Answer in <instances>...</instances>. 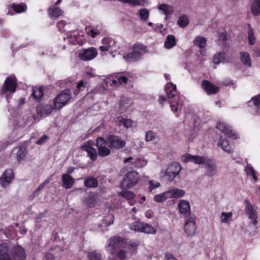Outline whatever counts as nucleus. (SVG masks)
I'll return each instance as SVG.
<instances>
[{
  "label": "nucleus",
  "mask_w": 260,
  "mask_h": 260,
  "mask_svg": "<svg viewBox=\"0 0 260 260\" xmlns=\"http://www.w3.org/2000/svg\"><path fill=\"white\" fill-rule=\"evenodd\" d=\"M124 244L123 239L118 236H115L110 239L108 246V250L110 251L111 255L108 257L109 260H116V257L113 256V249L123 246Z\"/></svg>",
  "instance_id": "nucleus-7"
},
{
  "label": "nucleus",
  "mask_w": 260,
  "mask_h": 260,
  "mask_svg": "<svg viewBox=\"0 0 260 260\" xmlns=\"http://www.w3.org/2000/svg\"><path fill=\"white\" fill-rule=\"evenodd\" d=\"M12 154L14 155H16L17 160L20 162L22 159H24L25 156V153L24 149L22 147H16L12 151Z\"/></svg>",
  "instance_id": "nucleus-34"
},
{
  "label": "nucleus",
  "mask_w": 260,
  "mask_h": 260,
  "mask_svg": "<svg viewBox=\"0 0 260 260\" xmlns=\"http://www.w3.org/2000/svg\"><path fill=\"white\" fill-rule=\"evenodd\" d=\"M132 100L128 98H125L120 102L119 106L120 108L125 111L132 104Z\"/></svg>",
  "instance_id": "nucleus-47"
},
{
  "label": "nucleus",
  "mask_w": 260,
  "mask_h": 260,
  "mask_svg": "<svg viewBox=\"0 0 260 260\" xmlns=\"http://www.w3.org/2000/svg\"><path fill=\"white\" fill-rule=\"evenodd\" d=\"M143 222L140 221H135L129 224V229L133 231L141 232Z\"/></svg>",
  "instance_id": "nucleus-49"
},
{
  "label": "nucleus",
  "mask_w": 260,
  "mask_h": 260,
  "mask_svg": "<svg viewBox=\"0 0 260 260\" xmlns=\"http://www.w3.org/2000/svg\"><path fill=\"white\" fill-rule=\"evenodd\" d=\"M124 162L133 165L137 168L144 167L147 164V160L142 157H129L124 159Z\"/></svg>",
  "instance_id": "nucleus-21"
},
{
  "label": "nucleus",
  "mask_w": 260,
  "mask_h": 260,
  "mask_svg": "<svg viewBox=\"0 0 260 260\" xmlns=\"http://www.w3.org/2000/svg\"><path fill=\"white\" fill-rule=\"evenodd\" d=\"M98 195L94 193L90 192L87 197L85 198L83 201V203L88 207H93L96 203Z\"/></svg>",
  "instance_id": "nucleus-29"
},
{
  "label": "nucleus",
  "mask_w": 260,
  "mask_h": 260,
  "mask_svg": "<svg viewBox=\"0 0 260 260\" xmlns=\"http://www.w3.org/2000/svg\"><path fill=\"white\" fill-rule=\"evenodd\" d=\"M207 40L205 38L201 36L196 37L193 41V44L200 48V52L202 55H205L206 50L205 48L206 46Z\"/></svg>",
  "instance_id": "nucleus-22"
},
{
  "label": "nucleus",
  "mask_w": 260,
  "mask_h": 260,
  "mask_svg": "<svg viewBox=\"0 0 260 260\" xmlns=\"http://www.w3.org/2000/svg\"><path fill=\"white\" fill-rule=\"evenodd\" d=\"M225 58V53L218 52L216 53L213 57V61L215 64H218L223 62Z\"/></svg>",
  "instance_id": "nucleus-46"
},
{
  "label": "nucleus",
  "mask_w": 260,
  "mask_h": 260,
  "mask_svg": "<svg viewBox=\"0 0 260 260\" xmlns=\"http://www.w3.org/2000/svg\"><path fill=\"white\" fill-rule=\"evenodd\" d=\"M48 13L51 19H57L63 15V11L59 7L54 6L48 9Z\"/></svg>",
  "instance_id": "nucleus-28"
},
{
  "label": "nucleus",
  "mask_w": 260,
  "mask_h": 260,
  "mask_svg": "<svg viewBox=\"0 0 260 260\" xmlns=\"http://www.w3.org/2000/svg\"><path fill=\"white\" fill-rule=\"evenodd\" d=\"M250 102L254 106L253 114L260 116V94L251 98Z\"/></svg>",
  "instance_id": "nucleus-27"
},
{
  "label": "nucleus",
  "mask_w": 260,
  "mask_h": 260,
  "mask_svg": "<svg viewBox=\"0 0 260 260\" xmlns=\"http://www.w3.org/2000/svg\"><path fill=\"white\" fill-rule=\"evenodd\" d=\"M133 50L139 54V56L141 57V56L147 52V47L140 43H136L133 46Z\"/></svg>",
  "instance_id": "nucleus-35"
},
{
  "label": "nucleus",
  "mask_w": 260,
  "mask_h": 260,
  "mask_svg": "<svg viewBox=\"0 0 260 260\" xmlns=\"http://www.w3.org/2000/svg\"><path fill=\"white\" fill-rule=\"evenodd\" d=\"M102 52H115L117 50L115 41L111 38H104L102 41V45L99 47Z\"/></svg>",
  "instance_id": "nucleus-13"
},
{
  "label": "nucleus",
  "mask_w": 260,
  "mask_h": 260,
  "mask_svg": "<svg viewBox=\"0 0 260 260\" xmlns=\"http://www.w3.org/2000/svg\"><path fill=\"white\" fill-rule=\"evenodd\" d=\"M156 230L150 224L143 222L141 232L146 234H154L156 233Z\"/></svg>",
  "instance_id": "nucleus-43"
},
{
  "label": "nucleus",
  "mask_w": 260,
  "mask_h": 260,
  "mask_svg": "<svg viewBox=\"0 0 260 260\" xmlns=\"http://www.w3.org/2000/svg\"><path fill=\"white\" fill-rule=\"evenodd\" d=\"M114 221V216L112 214H108L104 216L102 224L106 226L112 224Z\"/></svg>",
  "instance_id": "nucleus-50"
},
{
  "label": "nucleus",
  "mask_w": 260,
  "mask_h": 260,
  "mask_svg": "<svg viewBox=\"0 0 260 260\" xmlns=\"http://www.w3.org/2000/svg\"><path fill=\"white\" fill-rule=\"evenodd\" d=\"M233 221V213L231 212H222L220 216V222L223 224H230Z\"/></svg>",
  "instance_id": "nucleus-30"
},
{
  "label": "nucleus",
  "mask_w": 260,
  "mask_h": 260,
  "mask_svg": "<svg viewBox=\"0 0 260 260\" xmlns=\"http://www.w3.org/2000/svg\"><path fill=\"white\" fill-rule=\"evenodd\" d=\"M160 185V183L154 180H151L149 181V190L151 191L153 189L158 188Z\"/></svg>",
  "instance_id": "nucleus-62"
},
{
  "label": "nucleus",
  "mask_w": 260,
  "mask_h": 260,
  "mask_svg": "<svg viewBox=\"0 0 260 260\" xmlns=\"http://www.w3.org/2000/svg\"><path fill=\"white\" fill-rule=\"evenodd\" d=\"M181 169L182 167L178 162H173L169 165L166 170L161 171L160 174L162 176H167L169 180L172 181L179 174Z\"/></svg>",
  "instance_id": "nucleus-5"
},
{
  "label": "nucleus",
  "mask_w": 260,
  "mask_h": 260,
  "mask_svg": "<svg viewBox=\"0 0 260 260\" xmlns=\"http://www.w3.org/2000/svg\"><path fill=\"white\" fill-rule=\"evenodd\" d=\"M165 90L172 111L174 113L180 112L182 109V103L181 97L177 91L176 85L172 82L168 83Z\"/></svg>",
  "instance_id": "nucleus-1"
},
{
  "label": "nucleus",
  "mask_w": 260,
  "mask_h": 260,
  "mask_svg": "<svg viewBox=\"0 0 260 260\" xmlns=\"http://www.w3.org/2000/svg\"><path fill=\"white\" fill-rule=\"evenodd\" d=\"M87 84V82H84L83 80L80 81L76 87V89L74 90V94H78L81 91L84 90L85 85Z\"/></svg>",
  "instance_id": "nucleus-54"
},
{
  "label": "nucleus",
  "mask_w": 260,
  "mask_h": 260,
  "mask_svg": "<svg viewBox=\"0 0 260 260\" xmlns=\"http://www.w3.org/2000/svg\"><path fill=\"white\" fill-rule=\"evenodd\" d=\"M251 11L253 15H260V0H254L251 7Z\"/></svg>",
  "instance_id": "nucleus-40"
},
{
  "label": "nucleus",
  "mask_w": 260,
  "mask_h": 260,
  "mask_svg": "<svg viewBox=\"0 0 260 260\" xmlns=\"http://www.w3.org/2000/svg\"><path fill=\"white\" fill-rule=\"evenodd\" d=\"M247 35L249 43L250 45L254 44L256 41V38L254 34V31L253 29L250 27V25L249 24H248Z\"/></svg>",
  "instance_id": "nucleus-48"
},
{
  "label": "nucleus",
  "mask_w": 260,
  "mask_h": 260,
  "mask_svg": "<svg viewBox=\"0 0 260 260\" xmlns=\"http://www.w3.org/2000/svg\"><path fill=\"white\" fill-rule=\"evenodd\" d=\"M62 187L66 189L71 188L75 183L73 178L68 174H63L61 176Z\"/></svg>",
  "instance_id": "nucleus-26"
},
{
  "label": "nucleus",
  "mask_w": 260,
  "mask_h": 260,
  "mask_svg": "<svg viewBox=\"0 0 260 260\" xmlns=\"http://www.w3.org/2000/svg\"><path fill=\"white\" fill-rule=\"evenodd\" d=\"M84 184L87 187H96L98 185L97 180L93 177H88L84 180Z\"/></svg>",
  "instance_id": "nucleus-45"
},
{
  "label": "nucleus",
  "mask_w": 260,
  "mask_h": 260,
  "mask_svg": "<svg viewBox=\"0 0 260 260\" xmlns=\"http://www.w3.org/2000/svg\"><path fill=\"white\" fill-rule=\"evenodd\" d=\"M176 45V40L174 36L168 35L165 42V47L168 49L173 48Z\"/></svg>",
  "instance_id": "nucleus-38"
},
{
  "label": "nucleus",
  "mask_w": 260,
  "mask_h": 260,
  "mask_svg": "<svg viewBox=\"0 0 260 260\" xmlns=\"http://www.w3.org/2000/svg\"><path fill=\"white\" fill-rule=\"evenodd\" d=\"M71 92L68 89L61 91L53 100L54 108L56 109H60L64 107L70 100L71 98Z\"/></svg>",
  "instance_id": "nucleus-4"
},
{
  "label": "nucleus",
  "mask_w": 260,
  "mask_h": 260,
  "mask_svg": "<svg viewBox=\"0 0 260 260\" xmlns=\"http://www.w3.org/2000/svg\"><path fill=\"white\" fill-rule=\"evenodd\" d=\"M96 142L98 154L100 156L105 157L110 154V150L107 147L108 143L107 140H105L103 137H98Z\"/></svg>",
  "instance_id": "nucleus-8"
},
{
  "label": "nucleus",
  "mask_w": 260,
  "mask_h": 260,
  "mask_svg": "<svg viewBox=\"0 0 260 260\" xmlns=\"http://www.w3.org/2000/svg\"><path fill=\"white\" fill-rule=\"evenodd\" d=\"M127 77L121 76L120 74H118L115 77L111 76L105 79L106 84L112 87H117L120 84L127 83Z\"/></svg>",
  "instance_id": "nucleus-9"
},
{
  "label": "nucleus",
  "mask_w": 260,
  "mask_h": 260,
  "mask_svg": "<svg viewBox=\"0 0 260 260\" xmlns=\"http://www.w3.org/2000/svg\"><path fill=\"white\" fill-rule=\"evenodd\" d=\"M156 134L151 131L146 132L145 140L146 142H150L154 140L156 138Z\"/></svg>",
  "instance_id": "nucleus-59"
},
{
  "label": "nucleus",
  "mask_w": 260,
  "mask_h": 260,
  "mask_svg": "<svg viewBox=\"0 0 260 260\" xmlns=\"http://www.w3.org/2000/svg\"><path fill=\"white\" fill-rule=\"evenodd\" d=\"M158 9L162 11L164 14L166 15V17H167V16L171 15L173 12V7L167 4H161L159 6Z\"/></svg>",
  "instance_id": "nucleus-39"
},
{
  "label": "nucleus",
  "mask_w": 260,
  "mask_h": 260,
  "mask_svg": "<svg viewBox=\"0 0 260 260\" xmlns=\"http://www.w3.org/2000/svg\"><path fill=\"white\" fill-rule=\"evenodd\" d=\"M216 127L222 134L228 138H231L233 139L238 138V135L235 132H233L232 127L225 122H219L217 124Z\"/></svg>",
  "instance_id": "nucleus-11"
},
{
  "label": "nucleus",
  "mask_w": 260,
  "mask_h": 260,
  "mask_svg": "<svg viewBox=\"0 0 260 260\" xmlns=\"http://www.w3.org/2000/svg\"><path fill=\"white\" fill-rule=\"evenodd\" d=\"M245 170L248 175H251L255 181L257 180V178L255 175V171L250 165L248 164Z\"/></svg>",
  "instance_id": "nucleus-55"
},
{
  "label": "nucleus",
  "mask_w": 260,
  "mask_h": 260,
  "mask_svg": "<svg viewBox=\"0 0 260 260\" xmlns=\"http://www.w3.org/2000/svg\"><path fill=\"white\" fill-rule=\"evenodd\" d=\"M47 140L48 137L46 135H44L36 142V143L38 144H42L45 143Z\"/></svg>",
  "instance_id": "nucleus-64"
},
{
  "label": "nucleus",
  "mask_w": 260,
  "mask_h": 260,
  "mask_svg": "<svg viewBox=\"0 0 260 260\" xmlns=\"http://www.w3.org/2000/svg\"><path fill=\"white\" fill-rule=\"evenodd\" d=\"M52 180V176H50L47 179H46L44 182L41 183L39 187L37 188V189L34 191V195L35 196L38 195V192L43 189L44 187Z\"/></svg>",
  "instance_id": "nucleus-56"
},
{
  "label": "nucleus",
  "mask_w": 260,
  "mask_h": 260,
  "mask_svg": "<svg viewBox=\"0 0 260 260\" xmlns=\"http://www.w3.org/2000/svg\"><path fill=\"white\" fill-rule=\"evenodd\" d=\"M192 160V162L197 165H201L206 161L204 157L199 155H193Z\"/></svg>",
  "instance_id": "nucleus-57"
},
{
  "label": "nucleus",
  "mask_w": 260,
  "mask_h": 260,
  "mask_svg": "<svg viewBox=\"0 0 260 260\" xmlns=\"http://www.w3.org/2000/svg\"><path fill=\"white\" fill-rule=\"evenodd\" d=\"M12 260H25L26 254L24 249L20 246H15L12 250Z\"/></svg>",
  "instance_id": "nucleus-19"
},
{
  "label": "nucleus",
  "mask_w": 260,
  "mask_h": 260,
  "mask_svg": "<svg viewBox=\"0 0 260 260\" xmlns=\"http://www.w3.org/2000/svg\"><path fill=\"white\" fill-rule=\"evenodd\" d=\"M116 123L120 125H123L126 128H129L133 125V121L129 119H124L121 116H118L115 119Z\"/></svg>",
  "instance_id": "nucleus-33"
},
{
  "label": "nucleus",
  "mask_w": 260,
  "mask_h": 260,
  "mask_svg": "<svg viewBox=\"0 0 260 260\" xmlns=\"http://www.w3.org/2000/svg\"><path fill=\"white\" fill-rule=\"evenodd\" d=\"M217 145L218 147H220L222 148V149L229 153L231 152L230 151V146L229 145V143L228 141L225 140V139H222V137H221L220 139L219 140Z\"/></svg>",
  "instance_id": "nucleus-42"
},
{
  "label": "nucleus",
  "mask_w": 260,
  "mask_h": 260,
  "mask_svg": "<svg viewBox=\"0 0 260 260\" xmlns=\"http://www.w3.org/2000/svg\"><path fill=\"white\" fill-rule=\"evenodd\" d=\"M202 85L203 89L208 95L215 94L219 90L218 86L213 85L212 83L207 80H204Z\"/></svg>",
  "instance_id": "nucleus-24"
},
{
  "label": "nucleus",
  "mask_w": 260,
  "mask_h": 260,
  "mask_svg": "<svg viewBox=\"0 0 260 260\" xmlns=\"http://www.w3.org/2000/svg\"><path fill=\"white\" fill-rule=\"evenodd\" d=\"M43 95V90L42 87H33L31 97L37 101H39Z\"/></svg>",
  "instance_id": "nucleus-37"
},
{
  "label": "nucleus",
  "mask_w": 260,
  "mask_h": 260,
  "mask_svg": "<svg viewBox=\"0 0 260 260\" xmlns=\"http://www.w3.org/2000/svg\"><path fill=\"white\" fill-rule=\"evenodd\" d=\"M139 178L138 173L132 169L124 175L119 186L123 189H129L137 184Z\"/></svg>",
  "instance_id": "nucleus-3"
},
{
  "label": "nucleus",
  "mask_w": 260,
  "mask_h": 260,
  "mask_svg": "<svg viewBox=\"0 0 260 260\" xmlns=\"http://www.w3.org/2000/svg\"><path fill=\"white\" fill-rule=\"evenodd\" d=\"M68 25L69 24L64 20L59 21L57 24V26L59 30L62 31L67 30L66 29L64 28V27Z\"/></svg>",
  "instance_id": "nucleus-63"
},
{
  "label": "nucleus",
  "mask_w": 260,
  "mask_h": 260,
  "mask_svg": "<svg viewBox=\"0 0 260 260\" xmlns=\"http://www.w3.org/2000/svg\"><path fill=\"white\" fill-rule=\"evenodd\" d=\"M189 19L187 16L183 15L180 16L177 21L178 25L181 27H184L188 25Z\"/></svg>",
  "instance_id": "nucleus-52"
},
{
  "label": "nucleus",
  "mask_w": 260,
  "mask_h": 260,
  "mask_svg": "<svg viewBox=\"0 0 260 260\" xmlns=\"http://www.w3.org/2000/svg\"><path fill=\"white\" fill-rule=\"evenodd\" d=\"M178 209L182 216L185 217L189 216L191 213L190 205L188 201L183 199L180 200L178 203Z\"/></svg>",
  "instance_id": "nucleus-15"
},
{
  "label": "nucleus",
  "mask_w": 260,
  "mask_h": 260,
  "mask_svg": "<svg viewBox=\"0 0 260 260\" xmlns=\"http://www.w3.org/2000/svg\"><path fill=\"white\" fill-rule=\"evenodd\" d=\"M149 11L146 9H142L139 11L140 18L143 21H146L149 17Z\"/></svg>",
  "instance_id": "nucleus-53"
},
{
  "label": "nucleus",
  "mask_w": 260,
  "mask_h": 260,
  "mask_svg": "<svg viewBox=\"0 0 260 260\" xmlns=\"http://www.w3.org/2000/svg\"><path fill=\"white\" fill-rule=\"evenodd\" d=\"M192 157L193 155H191L189 153H185L182 155L181 156L180 160L182 162H183L184 163L192 161Z\"/></svg>",
  "instance_id": "nucleus-60"
},
{
  "label": "nucleus",
  "mask_w": 260,
  "mask_h": 260,
  "mask_svg": "<svg viewBox=\"0 0 260 260\" xmlns=\"http://www.w3.org/2000/svg\"><path fill=\"white\" fill-rule=\"evenodd\" d=\"M140 244V242L138 240H131L128 243L127 249L132 254H134L137 252Z\"/></svg>",
  "instance_id": "nucleus-36"
},
{
  "label": "nucleus",
  "mask_w": 260,
  "mask_h": 260,
  "mask_svg": "<svg viewBox=\"0 0 260 260\" xmlns=\"http://www.w3.org/2000/svg\"><path fill=\"white\" fill-rule=\"evenodd\" d=\"M107 140L109 144V147L112 149L122 148L125 145V141L117 136H110L108 137Z\"/></svg>",
  "instance_id": "nucleus-14"
},
{
  "label": "nucleus",
  "mask_w": 260,
  "mask_h": 260,
  "mask_svg": "<svg viewBox=\"0 0 260 260\" xmlns=\"http://www.w3.org/2000/svg\"><path fill=\"white\" fill-rule=\"evenodd\" d=\"M126 255V250L123 249H119L117 254V256L120 260H125Z\"/></svg>",
  "instance_id": "nucleus-61"
},
{
  "label": "nucleus",
  "mask_w": 260,
  "mask_h": 260,
  "mask_svg": "<svg viewBox=\"0 0 260 260\" xmlns=\"http://www.w3.org/2000/svg\"><path fill=\"white\" fill-rule=\"evenodd\" d=\"M205 165L207 175L213 176L217 173V167L214 162L208 160L205 162Z\"/></svg>",
  "instance_id": "nucleus-25"
},
{
  "label": "nucleus",
  "mask_w": 260,
  "mask_h": 260,
  "mask_svg": "<svg viewBox=\"0 0 260 260\" xmlns=\"http://www.w3.org/2000/svg\"><path fill=\"white\" fill-rule=\"evenodd\" d=\"M124 59L127 62L135 61L140 58L139 56V54H137L134 50L131 53H129L123 56Z\"/></svg>",
  "instance_id": "nucleus-41"
},
{
  "label": "nucleus",
  "mask_w": 260,
  "mask_h": 260,
  "mask_svg": "<svg viewBox=\"0 0 260 260\" xmlns=\"http://www.w3.org/2000/svg\"><path fill=\"white\" fill-rule=\"evenodd\" d=\"M97 55V49L94 47H90L80 50L79 57L83 60L88 61L94 59Z\"/></svg>",
  "instance_id": "nucleus-12"
},
{
  "label": "nucleus",
  "mask_w": 260,
  "mask_h": 260,
  "mask_svg": "<svg viewBox=\"0 0 260 260\" xmlns=\"http://www.w3.org/2000/svg\"><path fill=\"white\" fill-rule=\"evenodd\" d=\"M245 212L249 219L251 220L252 224L256 225L258 223L257 220V213L256 211V207L252 206L249 202H247L245 207Z\"/></svg>",
  "instance_id": "nucleus-16"
},
{
  "label": "nucleus",
  "mask_w": 260,
  "mask_h": 260,
  "mask_svg": "<svg viewBox=\"0 0 260 260\" xmlns=\"http://www.w3.org/2000/svg\"><path fill=\"white\" fill-rule=\"evenodd\" d=\"M94 143L92 141H88L82 146V148L86 151L88 155L92 160H95L97 158V152L93 147Z\"/></svg>",
  "instance_id": "nucleus-18"
},
{
  "label": "nucleus",
  "mask_w": 260,
  "mask_h": 260,
  "mask_svg": "<svg viewBox=\"0 0 260 260\" xmlns=\"http://www.w3.org/2000/svg\"><path fill=\"white\" fill-rule=\"evenodd\" d=\"M54 108V104L53 106L46 104L43 106H39L37 108V112L38 115L40 116H46L50 114L54 110H56Z\"/></svg>",
  "instance_id": "nucleus-23"
},
{
  "label": "nucleus",
  "mask_w": 260,
  "mask_h": 260,
  "mask_svg": "<svg viewBox=\"0 0 260 260\" xmlns=\"http://www.w3.org/2000/svg\"><path fill=\"white\" fill-rule=\"evenodd\" d=\"M17 86L16 78L14 76L8 77L5 81L2 91L5 93L7 91L14 92Z\"/></svg>",
  "instance_id": "nucleus-17"
},
{
  "label": "nucleus",
  "mask_w": 260,
  "mask_h": 260,
  "mask_svg": "<svg viewBox=\"0 0 260 260\" xmlns=\"http://www.w3.org/2000/svg\"><path fill=\"white\" fill-rule=\"evenodd\" d=\"M184 190L174 187L164 192L157 194L154 197V201L157 203H162L169 199H179L185 196Z\"/></svg>",
  "instance_id": "nucleus-2"
},
{
  "label": "nucleus",
  "mask_w": 260,
  "mask_h": 260,
  "mask_svg": "<svg viewBox=\"0 0 260 260\" xmlns=\"http://www.w3.org/2000/svg\"><path fill=\"white\" fill-rule=\"evenodd\" d=\"M240 59L242 63L246 67H251V60L250 54L246 52H241L239 54Z\"/></svg>",
  "instance_id": "nucleus-31"
},
{
  "label": "nucleus",
  "mask_w": 260,
  "mask_h": 260,
  "mask_svg": "<svg viewBox=\"0 0 260 260\" xmlns=\"http://www.w3.org/2000/svg\"><path fill=\"white\" fill-rule=\"evenodd\" d=\"M13 178V170L11 169L6 170L0 177V184L3 187H6L9 185Z\"/></svg>",
  "instance_id": "nucleus-20"
},
{
  "label": "nucleus",
  "mask_w": 260,
  "mask_h": 260,
  "mask_svg": "<svg viewBox=\"0 0 260 260\" xmlns=\"http://www.w3.org/2000/svg\"><path fill=\"white\" fill-rule=\"evenodd\" d=\"M216 127L222 134L228 138H231L233 139L238 138V135L235 132H233L232 127L225 122H219L217 124Z\"/></svg>",
  "instance_id": "nucleus-10"
},
{
  "label": "nucleus",
  "mask_w": 260,
  "mask_h": 260,
  "mask_svg": "<svg viewBox=\"0 0 260 260\" xmlns=\"http://www.w3.org/2000/svg\"><path fill=\"white\" fill-rule=\"evenodd\" d=\"M11 9L15 12L16 13H22L26 11L27 9L26 5L24 4H13L10 6Z\"/></svg>",
  "instance_id": "nucleus-44"
},
{
  "label": "nucleus",
  "mask_w": 260,
  "mask_h": 260,
  "mask_svg": "<svg viewBox=\"0 0 260 260\" xmlns=\"http://www.w3.org/2000/svg\"><path fill=\"white\" fill-rule=\"evenodd\" d=\"M197 230L196 219L193 217H188L185 221L184 231L187 237L193 236Z\"/></svg>",
  "instance_id": "nucleus-6"
},
{
  "label": "nucleus",
  "mask_w": 260,
  "mask_h": 260,
  "mask_svg": "<svg viewBox=\"0 0 260 260\" xmlns=\"http://www.w3.org/2000/svg\"><path fill=\"white\" fill-rule=\"evenodd\" d=\"M104 32V28L102 25H97L95 27L89 29L87 31L88 36L94 38L97 36L102 34Z\"/></svg>",
  "instance_id": "nucleus-32"
},
{
  "label": "nucleus",
  "mask_w": 260,
  "mask_h": 260,
  "mask_svg": "<svg viewBox=\"0 0 260 260\" xmlns=\"http://www.w3.org/2000/svg\"><path fill=\"white\" fill-rule=\"evenodd\" d=\"M119 194L127 200H131L133 199L135 196V194L133 192L126 190V189H124L120 191L119 192Z\"/></svg>",
  "instance_id": "nucleus-51"
},
{
  "label": "nucleus",
  "mask_w": 260,
  "mask_h": 260,
  "mask_svg": "<svg viewBox=\"0 0 260 260\" xmlns=\"http://www.w3.org/2000/svg\"><path fill=\"white\" fill-rule=\"evenodd\" d=\"M88 258L89 260H101L102 255L100 253L95 251L89 253Z\"/></svg>",
  "instance_id": "nucleus-58"
}]
</instances>
